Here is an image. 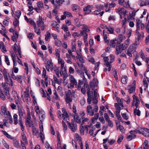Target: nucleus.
<instances>
[{"mask_svg":"<svg viewBox=\"0 0 149 149\" xmlns=\"http://www.w3.org/2000/svg\"><path fill=\"white\" fill-rule=\"evenodd\" d=\"M130 44V40H127L124 43L122 44H119V43L116 47V53L117 54H119L123 50H125L128 47Z\"/></svg>","mask_w":149,"mask_h":149,"instance_id":"f257e3e1","label":"nucleus"},{"mask_svg":"<svg viewBox=\"0 0 149 149\" xmlns=\"http://www.w3.org/2000/svg\"><path fill=\"white\" fill-rule=\"evenodd\" d=\"M110 58V61H109V58L108 57H104V60L105 62V65L108 68L107 69L105 68L104 69V72H106L107 71H110L111 68V67L110 63H112L114 60V56L112 54H110L109 56Z\"/></svg>","mask_w":149,"mask_h":149,"instance_id":"f03ea898","label":"nucleus"},{"mask_svg":"<svg viewBox=\"0 0 149 149\" xmlns=\"http://www.w3.org/2000/svg\"><path fill=\"white\" fill-rule=\"evenodd\" d=\"M35 112L39 115V120L40 121H42L45 117V113L44 110L42 109H40L38 105H36L34 108Z\"/></svg>","mask_w":149,"mask_h":149,"instance_id":"7ed1b4c3","label":"nucleus"},{"mask_svg":"<svg viewBox=\"0 0 149 149\" xmlns=\"http://www.w3.org/2000/svg\"><path fill=\"white\" fill-rule=\"evenodd\" d=\"M147 130L148 129L147 128H139L134 131H131L130 132L131 134H136L139 133L140 134H142L144 136H146V132H147Z\"/></svg>","mask_w":149,"mask_h":149,"instance_id":"20e7f679","label":"nucleus"},{"mask_svg":"<svg viewBox=\"0 0 149 149\" xmlns=\"http://www.w3.org/2000/svg\"><path fill=\"white\" fill-rule=\"evenodd\" d=\"M89 119L87 118H85L84 117H81V118H79V116L76 114L75 116V120L76 122L78 123H79L81 125H83L86 122H87L89 120Z\"/></svg>","mask_w":149,"mask_h":149,"instance_id":"39448f33","label":"nucleus"},{"mask_svg":"<svg viewBox=\"0 0 149 149\" xmlns=\"http://www.w3.org/2000/svg\"><path fill=\"white\" fill-rule=\"evenodd\" d=\"M69 79L70 81V84L68 85V87L69 88H73L75 85L77 84V82L74 76L72 75L69 76Z\"/></svg>","mask_w":149,"mask_h":149,"instance_id":"423d86ee","label":"nucleus"},{"mask_svg":"<svg viewBox=\"0 0 149 149\" xmlns=\"http://www.w3.org/2000/svg\"><path fill=\"white\" fill-rule=\"evenodd\" d=\"M137 45L135 43L131 44L127 50V54L130 57L132 56V54L135 52Z\"/></svg>","mask_w":149,"mask_h":149,"instance_id":"0eeeda50","label":"nucleus"},{"mask_svg":"<svg viewBox=\"0 0 149 149\" xmlns=\"http://www.w3.org/2000/svg\"><path fill=\"white\" fill-rule=\"evenodd\" d=\"M82 27V31H81L82 33V34L84 36V40H86L88 38V34L86 32H88L90 31V30L88 28V26L85 24L81 25Z\"/></svg>","mask_w":149,"mask_h":149,"instance_id":"6e6552de","label":"nucleus"},{"mask_svg":"<svg viewBox=\"0 0 149 149\" xmlns=\"http://www.w3.org/2000/svg\"><path fill=\"white\" fill-rule=\"evenodd\" d=\"M71 94V91L70 90H68V91L65 93V100L66 103L69 104V105L71 107L70 104L71 102H72V99L70 96Z\"/></svg>","mask_w":149,"mask_h":149,"instance_id":"1a4fd4ad","label":"nucleus"},{"mask_svg":"<svg viewBox=\"0 0 149 149\" xmlns=\"http://www.w3.org/2000/svg\"><path fill=\"white\" fill-rule=\"evenodd\" d=\"M98 81L96 79H94L93 81L90 83V86L93 90H94V93H97V85Z\"/></svg>","mask_w":149,"mask_h":149,"instance_id":"9d476101","label":"nucleus"},{"mask_svg":"<svg viewBox=\"0 0 149 149\" xmlns=\"http://www.w3.org/2000/svg\"><path fill=\"white\" fill-rule=\"evenodd\" d=\"M62 118L64 120L67 121L68 123L69 120V117L66 110L64 108H62Z\"/></svg>","mask_w":149,"mask_h":149,"instance_id":"9b49d317","label":"nucleus"},{"mask_svg":"<svg viewBox=\"0 0 149 149\" xmlns=\"http://www.w3.org/2000/svg\"><path fill=\"white\" fill-rule=\"evenodd\" d=\"M133 102L131 105V107H132L135 106L136 108H137L140 104V101L137 96H136L135 95H133Z\"/></svg>","mask_w":149,"mask_h":149,"instance_id":"f8f14e48","label":"nucleus"},{"mask_svg":"<svg viewBox=\"0 0 149 149\" xmlns=\"http://www.w3.org/2000/svg\"><path fill=\"white\" fill-rule=\"evenodd\" d=\"M53 64L51 60L47 61L45 64V67L47 70L49 71H52L53 69Z\"/></svg>","mask_w":149,"mask_h":149,"instance_id":"ddd939ff","label":"nucleus"},{"mask_svg":"<svg viewBox=\"0 0 149 149\" xmlns=\"http://www.w3.org/2000/svg\"><path fill=\"white\" fill-rule=\"evenodd\" d=\"M1 110L2 113L6 117L10 116V113L9 111L7 110L5 106H2L1 107Z\"/></svg>","mask_w":149,"mask_h":149,"instance_id":"4468645a","label":"nucleus"},{"mask_svg":"<svg viewBox=\"0 0 149 149\" xmlns=\"http://www.w3.org/2000/svg\"><path fill=\"white\" fill-rule=\"evenodd\" d=\"M25 124L27 127H31L32 125V121L31 120V116L29 113H28L25 121Z\"/></svg>","mask_w":149,"mask_h":149,"instance_id":"2eb2a0df","label":"nucleus"},{"mask_svg":"<svg viewBox=\"0 0 149 149\" xmlns=\"http://www.w3.org/2000/svg\"><path fill=\"white\" fill-rule=\"evenodd\" d=\"M13 50L15 51L16 55L18 54L19 57L21 58L22 56L21 54V51L20 47L19 46H18L16 43L14 45Z\"/></svg>","mask_w":149,"mask_h":149,"instance_id":"dca6fc26","label":"nucleus"},{"mask_svg":"<svg viewBox=\"0 0 149 149\" xmlns=\"http://www.w3.org/2000/svg\"><path fill=\"white\" fill-rule=\"evenodd\" d=\"M67 68L65 67L63 70H61L60 73L61 76L63 77V80H65L68 77V74L67 72Z\"/></svg>","mask_w":149,"mask_h":149,"instance_id":"f3484780","label":"nucleus"},{"mask_svg":"<svg viewBox=\"0 0 149 149\" xmlns=\"http://www.w3.org/2000/svg\"><path fill=\"white\" fill-rule=\"evenodd\" d=\"M118 12L120 16V18L122 19V16H124V17H126V13H127V11L124 10L123 8L119 9L118 10Z\"/></svg>","mask_w":149,"mask_h":149,"instance_id":"a211bd4d","label":"nucleus"},{"mask_svg":"<svg viewBox=\"0 0 149 149\" xmlns=\"http://www.w3.org/2000/svg\"><path fill=\"white\" fill-rule=\"evenodd\" d=\"M136 34L137 35L139 33V32L138 31H139L140 29V26L143 24L142 21L139 18H136Z\"/></svg>","mask_w":149,"mask_h":149,"instance_id":"6ab92c4d","label":"nucleus"},{"mask_svg":"<svg viewBox=\"0 0 149 149\" xmlns=\"http://www.w3.org/2000/svg\"><path fill=\"white\" fill-rule=\"evenodd\" d=\"M51 26L55 29V30L57 32H59L60 31V25L57 24V22L54 21L52 22Z\"/></svg>","mask_w":149,"mask_h":149,"instance_id":"aec40b11","label":"nucleus"},{"mask_svg":"<svg viewBox=\"0 0 149 149\" xmlns=\"http://www.w3.org/2000/svg\"><path fill=\"white\" fill-rule=\"evenodd\" d=\"M93 8L92 5H88L84 8V11L85 15L91 13L92 8Z\"/></svg>","mask_w":149,"mask_h":149,"instance_id":"412c9836","label":"nucleus"},{"mask_svg":"<svg viewBox=\"0 0 149 149\" xmlns=\"http://www.w3.org/2000/svg\"><path fill=\"white\" fill-rule=\"evenodd\" d=\"M136 86V82L134 81L132 85L129 86L128 87L129 92L130 93H132L135 90Z\"/></svg>","mask_w":149,"mask_h":149,"instance_id":"4be33fe9","label":"nucleus"},{"mask_svg":"<svg viewBox=\"0 0 149 149\" xmlns=\"http://www.w3.org/2000/svg\"><path fill=\"white\" fill-rule=\"evenodd\" d=\"M58 63L61 65V70H63L65 67L67 68L66 66L65 65V62L64 60L61 58L58 59Z\"/></svg>","mask_w":149,"mask_h":149,"instance_id":"5701e85b","label":"nucleus"},{"mask_svg":"<svg viewBox=\"0 0 149 149\" xmlns=\"http://www.w3.org/2000/svg\"><path fill=\"white\" fill-rule=\"evenodd\" d=\"M18 112L19 116V120H22V117L25 115V111L22 108H19L18 110Z\"/></svg>","mask_w":149,"mask_h":149,"instance_id":"b1692460","label":"nucleus"},{"mask_svg":"<svg viewBox=\"0 0 149 149\" xmlns=\"http://www.w3.org/2000/svg\"><path fill=\"white\" fill-rule=\"evenodd\" d=\"M40 91L43 97H47V98L48 100L49 101L51 100V98L50 95H49L48 94H47V95L46 96V93L44 91L42 88H40Z\"/></svg>","mask_w":149,"mask_h":149,"instance_id":"393cba45","label":"nucleus"},{"mask_svg":"<svg viewBox=\"0 0 149 149\" xmlns=\"http://www.w3.org/2000/svg\"><path fill=\"white\" fill-rule=\"evenodd\" d=\"M136 12L135 10H134L131 13H130V17L127 18L128 21H134L135 18L134 17L136 15Z\"/></svg>","mask_w":149,"mask_h":149,"instance_id":"a878e982","label":"nucleus"},{"mask_svg":"<svg viewBox=\"0 0 149 149\" xmlns=\"http://www.w3.org/2000/svg\"><path fill=\"white\" fill-rule=\"evenodd\" d=\"M87 111L89 115L91 116L94 114V112L93 110V107L90 105L88 106L87 107Z\"/></svg>","mask_w":149,"mask_h":149,"instance_id":"bb28decb","label":"nucleus"},{"mask_svg":"<svg viewBox=\"0 0 149 149\" xmlns=\"http://www.w3.org/2000/svg\"><path fill=\"white\" fill-rule=\"evenodd\" d=\"M1 132L8 139L12 140L15 139V137L11 136L10 135L8 134L6 131L5 130H1Z\"/></svg>","mask_w":149,"mask_h":149,"instance_id":"cd10ccee","label":"nucleus"},{"mask_svg":"<svg viewBox=\"0 0 149 149\" xmlns=\"http://www.w3.org/2000/svg\"><path fill=\"white\" fill-rule=\"evenodd\" d=\"M71 8L72 10L76 12H78L80 10L79 6L77 4H72L71 6Z\"/></svg>","mask_w":149,"mask_h":149,"instance_id":"c85d7f7f","label":"nucleus"},{"mask_svg":"<svg viewBox=\"0 0 149 149\" xmlns=\"http://www.w3.org/2000/svg\"><path fill=\"white\" fill-rule=\"evenodd\" d=\"M68 125L69 128L72 131L74 132L75 131L77 130V127L74 124L72 123H68Z\"/></svg>","mask_w":149,"mask_h":149,"instance_id":"c756f323","label":"nucleus"},{"mask_svg":"<svg viewBox=\"0 0 149 149\" xmlns=\"http://www.w3.org/2000/svg\"><path fill=\"white\" fill-rule=\"evenodd\" d=\"M22 141H21V143L23 144H26L27 143V140L26 135L24 133L21 134Z\"/></svg>","mask_w":149,"mask_h":149,"instance_id":"7c9ffc66","label":"nucleus"},{"mask_svg":"<svg viewBox=\"0 0 149 149\" xmlns=\"http://www.w3.org/2000/svg\"><path fill=\"white\" fill-rule=\"evenodd\" d=\"M13 34L12 37V40L13 41L16 42L17 39L18 37V34L17 32H15L13 33Z\"/></svg>","mask_w":149,"mask_h":149,"instance_id":"2f4dec72","label":"nucleus"},{"mask_svg":"<svg viewBox=\"0 0 149 149\" xmlns=\"http://www.w3.org/2000/svg\"><path fill=\"white\" fill-rule=\"evenodd\" d=\"M99 117V113H96L94 114V117L91 118V120L93 123L94 124L98 118Z\"/></svg>","mask_w":149,"mask_h":149,"instance_id":"473e14b6","label":"nucleus"},{"mask_svg":"<svg viewBox=\"0 0 149 149\" xmlns=\"http://www.w3.org/2000/svg\"><path fill=\"white\" fill-rule=\"evenodd\" d=\"M5 93L6 96L7 98L9 100V101L10 102H13L14 100V99L10 96L9 91L6 90V91L5 92Z\"/></svg>","mask_w":149,"mask_h":149,"instance_id":"72a5a7b5","label":"nucleus"},{"mask_svg":"<svg viewBox=\"0 0 149 149\" xmlns=\"http://www.w3.org/2000/svg\"><path fill=\"white\" fill-rule=\"evenodd\" d=\"M149 142L146 140H145L144 142L143 145V149H149Z\"/></svg>","mask_w":149,"mask_h":149,"instance_id":"f704fd0d","label":"nucleus"},{"mask_svg":"<svg viewBox=\"0 0 149 149\" xmlns=\"http://www.w3.org/2000/svg\"><path fill=\"white\" fill-rule=\"evenodd\" d=\"M42 77L45 79V80H47L48 76L46 75V71L44 68H43L42 74Z\"/></svg>","mask_w":149,"mask_h":149,"instance_id":"c9c22d12","label":"nucleus"},{"mask_svg":"<svg viewBox=\"0 0 149 149\" xmlns=\"http://www.w3.org/2000/svg\"><path fill=\"white\" fill-rule=\"evenodd\" d=\"M0 49L4 53L6 51V48L5 47L4 43L2 42H0Z\"/></svg>","mask_w":149,"mask_h":149,"instance_id":"e433bc0d","label":"nucleus"},{"mask_svg":"<svg viewBox=\"0 0 149 149\" xmlns=\"http://www.w3.org/2000/svg\"><path fill=\"white\" fill-rule=\"evenodd\" d=\"M43 19L42 17L41 16H39V19L37 21V23L39 26H40L42 24H43L44 22L42 21Z\"/></svg>","mask_w":149,"mask_h":149,"instance_id":"4c0bfd02","label":"nucleus"},{"mask_svg":"<svg viewBox=\"0 0 149 149\" xmlns=\"http://www.w3.org/2000/svg\"><path fill=\"white\" fill-rule=\"evenodd\" d=\"M21 12L19 10H18L15 12V15L14 17L15 19H19L21 15Z\"/></svg>","mask_w":149,"mask_h":149,"instance_id":"58836bf2","label":"nucleus"},{"mask_svg":"<svg viewBox=\"0 0 149 149\" xmlns=\"http://www.w3.org/2000/svg\"><path fill=\"white\" fill-rule=\"evenodd\" d=\"M76 58L77 61H79L81 63H85L84 60V59L82 55L79 56H76Z\"/></svg>","mask_w":149,"mask_h":149,"instance_id":"ea45409f","label":"nucleus"},{"mask_svg":"<svg viewBox=\"0 0 149 149\" xmlns=\"http://www.w3.org/2000/svg\"><path fill=\"white\" fill-rule=\"evenodd\" d=\"M13 118L14 121V124L15 125H16L18 123H19V121L18 120L17 115L16 114H14L13 115Z\"/></svg>","mask_w":149,"mask_h":149,"instance_id":"a19ab883","label":"nucleus"},{"mask_svg":"<svg viewBox=\"0 0 149 149\" xmlns=\"http://www.w3.org/2000/svg\"><path fill=\"white\" fill-rule=\"evenodd\" d=\"M128 79V77L127 76H125L123 77L121 80L122 83L124 84H126L127 83Z\"/></svg>","mask_w":149,"mask_h":149,"instance_id":"79ce46f5","label":"nucleus"},{"mask_svg":"<svg viewBox=\"0 0 149 149\" xmlns=\"http://www.w3.org/2000/svg\"><path fill=\"white\" fill-rule=\"evenodd\" d=\"M1 141L3 145L6 148L9 149V145L3 139Z\"/></svg>","mask_w":149,"mask_h":149,"instance_id":"37998d69","label":"nucleus"},{"mask_svg":"<svg viewBox=\"0 0 149 149\" xmlns=\"http://www.w3.org/2000/svg\"><path fill=\"white\" fill-rule=\"evenodd\" d=\"M61 49L60 48L56 49L55 50V55L58 59L61 58L60 56Z\"/></svg>","mask_w":149,"mask_h":149,"instance_id":"c03bdc74","label":"nucleus"},{"mask_svg":"<svg viewBox=\"0 0 149 149\" xmlns=\"http://www.w3.org/2000/svg\"><path fill=\"white\" fill-rule=\"evenodd\" d=\"M87 58V60L89 62H91L93 64H95V61L94 60L91 56L88 55Z\"/></svg>","mask_w":149,"mask_h":149,"instance_id":"a18cd8bd","label":"nucleus"},{"mask_svg":"<svg viewBox=\"0 0 149 149\" xmlns=\"http://www.w3.org/2000/svg\"><path fill=\"white\" fill-rule=\"evenodd\" d=\"M13 144L14 146L16 148H19L20 147L18 141H17L16 139V138L15 137V139H13Z\"/></svg>","mask_w":149,"mask_h":149,"instance_id":"49530a36","label":"nucleus"},{"mask_svg":"<svg viewBox=\"0 0 149 149\" xmlns=\"http://www.w3.org/2000/svg\"><path fill=\"white\" fill-rule=\"evenodd\" d=\"M3 73L5 81H6L8 82V74L5 70L3 71Z\"/></svg>","mask_w":149,"mask_h":149,"instance_id":"de8ad7c7","label":"nucleus"},{"mask_svg":"<svg viewBox=\"0 0 149 149\" xmlns=\"http://www.w3.org/2000/svg\"><path fill=\"white\" fill-rule=\"evenodd\" d=\"M116 42H117V41L116 40H111L110 43V46L114 48L116 45H117L116 44Z\"/></svg>","mask_w":149,"mask_h":149,"instance_id":"09e8293b","label":"nucleus"},{"mask_svg":"<svg viewBox=\"0 0 149 149\" xmlns=\"http://www.w3.org/2000/svg\"><path fill=\"white\" fill-rule=\"evenodd\" d=\"M54 44L56 45L58 47H60L61 45V41L58 39L54 40Z\"/></svg>","mask_w":149,"mask_h":149,"instance_id":"8fccbe9b","label":"nucleus"},{"mask_svg":"<svg viewBox=\"0 0 149 149\" xmlns=\"http://www.w3.org/2000/svg\"><path fill=\"white\" fill-rule=\"evenodd\" d=\"M82 35H83L82 34V32H81V31L79 33L75 32L74 33L72 34V36L74 37V38H76Z\"/></svg>","mask_w":149,"mask_h":149,"instance_id":"3c124183","label":"nucleus"},{"mask_svg":"<svg viewBox=\"0 0 149 149\" xmlns=\"http://www.w3.org/2000/svg\"><path fill=\"white\" fill-rule=\"evenodd\" d=\"M57 91L59 93L61 96H63V90L62 87L60 86H58L57 88Z\"/></svg>","mask_w":149,"mask_h":149,"instance_id":"603ef678","label":"nucleus"},{"mask_svg":"<svg viewBox=\"0 0 149 149\" xmlns=\"http://www.w3.org/2000/svg\"><path fill=\"white\" fill-rule=\"evenodd\" d=\"M74 22L75 23V25L78 27H79L81 26V25L80 24V22L79 21V19L77 18L74 20Z\"/></svg>","mask_w":149,"mask_h":149,"instance_id":"864d4df0","label":"nucleus"},{"mask_svg":"<svg viewBox=\"0 0 149 149\" xmlns=\"http://www.w3.org/2000/svg\"><path fill=\"white\" fill-rule=\"evenodd\" d=\"M19 125L21 127V130L22 131H24V128L22 120H19Z\"/></svg>","mask_w":149,"mask_h":149,"instance_id":"5fc2aeb1","label":"nucleus"},{"mask_svg":"<svg viewBox=\"0 0 149 149\" xmlns=\"http://www.w3.org/2000/svg\"><path fill=\"white\" fill-rule=\"evenodd\" d=\"M57 139L58 141V146H60L61 145V140L60 137V134L58 132H56Z\"/></svg>","mask_w":149,"mask_h":149,"instance_id":"6e6d98bb","label":"nucleus"},{"mask_svg":"<svg viewBox=\"0 0 149 149\" xmlns=\"http://www.w3.org/2000/svg\"><path fill=\"white\" fill-rule=\"evenodd\" d=\"M72 111L74 113V118L75 119V116L76 114L77 115V116H79L78 114L76 113L77 110L76 106L74 104L73 105L72 107Z\"/></svg>","mask_w":149,"mask_h":149,"instance_id":"4d7b16f0","label":"nucleus"},{"mask_svg":"<svg viewBox=\"0 0 149 149\" xmlns=\"http://www.w3.org/2000/svg\"><path fill=\"white\" fill-rule=\"evenodd\" d=\"M75 139L77 141H78V143L80 142V141H82L80 137L78 134H76L75 135Z\"/></svg>","mask_w":149,"mask_h":149,"instance_id":"13d9d810","label":"nucleus"},{"mask_svg":"<svg viewBox=\"0 0 149 149\" xmlns=\"http://www.w3.org/2000/svg\"><path fill=\"white\" fill-rule=\"evenodd\" d=\"M37 5L38 7L41 8H43V2L41 1H39L37 3Z\"/></svg>","mask_w":149,"mask_h":149,"instance_id":"bf43d9fd","label":"nucleus"},{"mask_svg":"<svg viewBox=\"0 0 149 149\" xmlns=\"http://www.w3.org/2000/svg\"><path fill=\"white\" fill-rule=\"evenodd\" d=\"M63 14L65 15L66 16H67L68 17H73L71 13L69 12H64L63 13Z\"/></svg>","mask_w":149,"mask_h":149,"instance_id":"052dcab7","label":"nucleus"},{"mask_svg":"<svg viewBox=\"0 0 149 149\" xmlns=\"http://www.w3.org/2000/svg\"><path fill=\"white\" fill-rule=\"evenodd\" d=\"M117 101L119 104L122 107H123V105L122 102L123 99H120L119 97H117L116 98Z\"/></svg>","mask_w":149,"mask_h":149,"instance_id":"680f3d73","label":"nucleus"},{"mask_svg":"<svg viewBox=\"0 0 149 149\" xmlns=\"http://www.w3.org/2000/svg\"><path fill=\"white\" fill-rule=\"evenodd\" d=\"M25 99L28 100L29 98V93L28 91H25L23 93Z\"/></svg>","mask_w":149,"mask_h":149,"instance_id":"e2e57ef3","label":"nucleus"},{"mask_svg":"<svg viewBox=\"0 0 149 149\" xmlns=\"http://www.w3.org/2000/svg\"><path fill=\"white\" fill-rule=\"evenodd\" d=\"M136 108L134 110V113L135 115H137L138 116L140 115L141 112L139 110L137 109Z\"/></svg>","mask_w":149,"mask_h":149,"instance_id":"0e129e2a","label":"nucleus"},{"mask_svg":"<svg viewBox=\"0 0 149 149\" xmlns=\"http://www.w3.org/2000/svg\"><path fill=\"white\" fill-rule=\"evenodd\" d=\"M19 21L18 19H15L14 21L13 22V25L15 27L17 26L19 24Z\"/></svg>","mask_w":149,"mask_h":149,"instance_id":"69168bd1","label":"nucleus"},{"mask_svg":"<svg viewBox=\"0 0 149 149\" xmlns=\"http://www.w3.org/2000/svg\"><path fill=\"white\" fill-rule=\"evenodd\" d=\"M139 4L141 6H146V0H145V1L140 0L139 1Z\"/></svg>","mask_w":149,"mask_h":149,"instance_id":"338daca9","label":"nucleus"},{"mask_svg":"<svg viewBox=\"0 0 149 149\" xmlns=\"http://www.w3.org/2000/svg\"><path fill=\"white\" fill-rule=\"evenodd\" d=\"M132 134L129 135L127 137V140L129 141L131 140L133 138L135 137L136 135L135 134Z\"/></svg>","mask_w":149,"mask_h":149,"instance_id":"774afa93","label":"nucleus"}]
</instances>
